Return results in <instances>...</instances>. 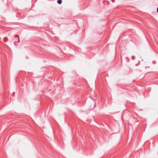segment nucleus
<instances>
[{"mask_svg": "<svg viewBox=\"0 0 158 158\" xmlns=\"http://www.w3.org/2000/svg\"><path fill=\"white\" fill-rule=\"evenodd\" d=\"M62 1L61 0H57V3L59 4H61L62 3Z\"/></svg>", "mask_w": 158, "mask_h": 158, "instance_id": "f257e3e1", "label": "nucleus"}, {"mask_svg": "<svg viewBox=\"0 0 158 158\" xmlns=\"http://www.w3.org/2000/svg\"><path fill=\"white\" fill-rule=\"evenodd\" d=\"M15 37H18V38H19V36L18 35H15L14 36ZM19 38H18V42L19 43Z\"/></svg>", "mask_w": 158, "mask_h": 158, "instance_id": "f03ea898", "label": "nucleus"}, {"mask_svg": "<svg viewBox=\"0 0 158 158\" xmlns=\"http://www.w3.org/2000/svg\"><path fill=\"white\" fill-rule=\"evenodd\" d=\"M4 42H6L7 41V38H4Z\"/></svg>", "mask_w": 158, "mask_h": 158, "instance_id": "7ed1b4c3", "label": "nucleus"}, {"mask_svg": "<svg viewBox=\"0 0 158 158\" xmlns=\"http://www.w3.org/2000/svg\"><path fill=\"white\" fill-rule=\"evenodd\" d=\"M135 58V57L134 56H132L131 57V59L132 60H134Z\"/></svg>", "mask_w": 158, "mask_h": 158, "instance_id": "20e7f679", "label": "nucleus"}, {"mask_svg": "<svg viewBox=\"0 0 158 158\" xmlns=\"http://www.w3.org/2000/svg\"><path fill=\"white\" fill-rule=\"evenodd\" d=\"M152 63L153 64H156V62L155 60H153L152 61Z\"/></svg>", "mask_w": 158, "mask_h": 158, "instance_id": "39448f33", "label": "nucleus"}, {"mask_svg": "<svg viewBox=\"0 0 158 158\" xmlns=\"http://www.w3.org/2000/svg\"><path fill=\"white\" fill-rule=\"evenodd\" d=\"M126 59H127V62H129V59L127 57H126Z\"/></svg>", "mask_w": 158, "mask_h": 158, "instance_id": "423d86ee", "label": "nucleus"}, {"mask_svg": "<svg viewBox=\"0 0 158 158\" xmlns=\"http://www.w3.org/2000/svg\"><path fill=\"white\" fill-rule=\"evenodd\" d=\"M111 1L113 2H114L115 1H114V0H111Z\"/></svg>", "mask_w": 158, "mask_h": 158, "instance_id": "0eeeda50", "label": "nucleus"}, {"mask_svg": "<svg viewBox=\"0 0 158 158\" xmlns=\"http://www.w3.org/2000/svg\"><path fill=\"white\" fill-rule=\"evenodd\" d=\"M95 103L94 104V107H93V108H94L95 107Z\"/></svg>", "mask_w": 158, "mask_h": 158, "instance_id": "6e6552de", "label": "nucleus"}, {"mask_svg": "<svg viewBox=\"0 0 158 158\" xmlns=\"http://www.w3.org/2000/svg\"><path fill=\"white\" fill-rule=\"evenodd\" d=\"M149 67H149V66H148V67H145V68H146V69H147V68H149Z\"/></svg>", "mask_w": 158, "mask_h": 158, "instance_id": "1a4fd4ad", "label": "nucleus"}, {"mask_svg": "<svg viewBox=\"0 0 158 158\" xmlns=\"http://www.w3.org/2000/svg\"><path fill=\"white\" fill-rule=\"evenodd\" d=\"M157 12L158 13V7L157 8Z\"/></svg>", "mask_w": 158, "mask_h": 158, "instance_id": "9d476101", "label": "nucleus"}, {"mask_svg": "<svg viewBox=\"0 0 158 158\" xmlns=\"http://www.w3.org/2000/svg\"><path fill=\"white\" fill-rule=\"evenodd\" d=\"M138 65V64H135V65H136V66H137Z\"/></svg>", "mask_w": 158, "mask_h": 158, "instance_id": "9b49d317", "label": "nucleus"}, {"mask_svg": "<svg viewBox=\"0 0 158 158\" xmlns=\"http://www.w3.org/2000/svg\"><path fill=\"white\" fill-rule=\"evenodd\" d=\"M15 42H15L14 43V44H15Z\"/></svg>", "mask_w": 158, "mask_h": 158, "instance_id": "f8f14e48", "label": "nucleus"}, {"mask_svg": "<svg viewBox=\"0 0 158 158\" xmlns=\"http://www.w3.org/2000/svg\"><path fill=\"white\" fill-rule=\"evenodd\" d=\"M13 94H15V92H14L13 93Z\"/></svg>", "mask_w": 158, "mask_h": 158, "instance_id": "ddd939ff", "label": "nucleus"}]
</instances>
